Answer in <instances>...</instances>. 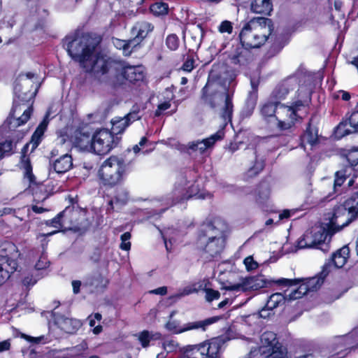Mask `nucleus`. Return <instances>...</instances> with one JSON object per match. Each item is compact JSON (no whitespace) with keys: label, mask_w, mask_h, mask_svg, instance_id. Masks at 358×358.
Masks as SVG:
<instances>
[{"label":"nucleus","mask_w":358,"mask_h":358,"mask_svg":"<svg viewBox=\"0 0 358 358\" xmlns=\"http://www.w3.org/2000/svg\"><path fill=\"white\" fill-rule=\"evenodd\" d=\"M262 349L268 352L272 358H286L287 350L279 342L277 334L273 331H265L260 337Z\"/></svg>","instance_id":"obj_14"},{"label":"nucleus","mask_w":358,"mask_h":358,"mask_svg":"<svg viewBox=\"0 0 358 358\" xmlns=\"http://www.w3.org/2000/svg\"><path fill=\"white\" fill-rule=\"evenodd\" d=\"M170 101H166L157 106V108L155 111V116L159 117L162 115L163 112L171 108Z\"/></svg>","instance_id":"obj_61"},{"label":"nucleus","mask_w":358,"mask_h":358,"mask_svg":"<svg viewBox=\"0 0 358 358\" xmlns=\"http://www.w3.org/2000/svg\"><path fill=\"white\" fill-rule=\"evenodd\" d=\"M69 139L74 147L81 150L91 152L93 133L88 125L77 127L71 134Z\"/></svg>","instance_id":"obj_16"},{"label":"nucleus","mask_w":358,"mask_h":358,"mask_svg":"<svg viewBox=\"0 0 358 358\" xmlns=\"http://www.w3.org/2000/svg\"><path fill=\"white\" fill-rule=\"evenodd\" d=\"M195 169H186L182 171L177 179L172 191V202L174 204L182 203L193 197L196 199H204V194L201 192L200 187L196 184V180L194 183L189 185L188 178H196Z\"/></svg>","instance_id":"obj_8"},{"label":"nucleus","mask_w":358,"mask_h":358,"mask_svg":"<svg viewBox=\"0 0 358 358\" xmlns=\"http://www.w3.org/2000/svg\"><path fill=\"white\" fill-rule=\"evenodd\" d=\"M19 168L23 170V177L29 180V185H36V178L33 173V166L29 155H20Z\"/></svg>","instance_id":"obj_30"},{"label":"nucleus","mask_w":358,"mask_h":358,"mask_svg":"<svg viewBox=\"0 0 358 358\" xmlns=\"http://www.w3.org/2000/svg\"><path fill=\"white\" fill-rule=\"evenodd\" d=\"M46 192L47 191L45 185L43 184H39L33 192L34 201L38 203L45 200L48 197V194L46 193Z\"/></svg>","instance_id":"obj_51"},{"label":"nucleus","mask_w":358,"mask_h":358,"mask_svg":"<svg viewBox=\"0 0 358 358\" xmlns=\"http://www.w3.org/2000/svg\"><path fill=\"white\" fill-rule=\"evenodd\" d=\"M274 23L270 18L255 17L243 25L238 38L241 43L250 48L262 47L272 35Z\"/></svg>","instance_id":"obj_3"},{"label":"nucleus","mask_w":358,"mask_h":358,"mask_svg":"<svg viewBox=\"0 0 358 358\" xmlns=\"http://www.w3.org/2000/svg\"><path fill=\"white\" fill-rule=\"evenodd\" d=\"M318 132V127L313 124V118H310L306 124V129L300 136L301 147L305 148L306 145L313 147L317 145L320 142Z\"/></svg>","instance_id":"obj_22"},{"label":"nucleus","mask_w":358,"mask_h":358,"mask_svg":"<svg viewBox=\"0 0 358 358\" xmlns=\"http://www.w3.org/2000/svg\"><path fill=\"white\" fill-rule=\"evenodd\" d=\"M358 103L356 108L351 112L347 113L345 117L334 128V134L338 138L351 134L358 133Z\"/></svg>","instance_id":"obj_15"},{"label":"nucleus","mask_w":358,"mask_h":358,"mask_svg":"<svg viewBox=\"0 0 358 358\" xmlns=\"http://www.w3.org/2000/svg\"><path fill=\"white\" fill-rule=\"evenodd\" d=\"M250 85L252 87V91L250 92V94L251 96H254V100H248V104L251 105L252 110L254 109L255 106L256 105V100L257 99V92H258V87L259 85V80H256L255 78L250 79Z\"/></svg>","instance_id":"obj_52"},{"label":"nucleus","mask_w":358,"mask_h":358,"mask_svg":"<svg viewBox=\"0 0 358 358\" xmlns=\"http://www.w3.org/2000/svg\"><path fill=\"white\" fill-rule=\"evenodd\" d=\"M48 124V120L46 118L43 119L32 134L29 141V143H31V152H33L41 143L44 137V134L47 129Z\"/></svg>","instance_id":"obj_31"},{"label":"nucleus","mask_w":358,"mask_h":358,"mask_svg":"<svg viewBox=\"0 0 358 358\" xmlns=\"http://www.w3.org/2000/svg\"><path fill=\"white\" fill-rule=\"evenodd\" d=\"M131 171L130 163L116 156L106 159L98 171V177L101 184L106 189L113 188L122 185L124 176Z\"/></svg>","instance_id":"obj_6"},{"label":"nucleus","mask_w":358,"mask_h":358,"mask_svg":"<svg viewBox=\"0 0 358 358\" xmlns=\"http://www.w3.org/2000/svg\"><path fill=\"white\" fill-rule=\"evenodd\" d=\"M280 101H267L264 103L260 108V114L263 118L268 120L271 117H274L277 115Z\"/></svg>","instance_id":"obj_36"},{"label":"nucleus","mask_w":358,"mask_h":358,"mask_svg":"<svg viewBox=\"0 0 358 358\" xmlns=\"http://www.w3.org/2000/svg\"><path fill=\"white\" fill-rule=\"evenodd\" d=\"M150 10L155 16L165 15L169 11V5L163 1L155 2L151 4Z\"/></svg>","instance_id":"obj_43"},{"label":"nucleus","mask_w":358,"mask_h":358,"mask_svg":"<svg viewBox=\"0 0 358 358\" xmlns=\"http://www.w3.org/2000/svg\"><path fill=\"white\" fill-rule=\"evenodd\" d=\"M121 137L115 136L107 129H101L93 133L91 152L97 155H105L116 148Z\"/></svg>","instance_id":"obj_9"},{"label":"nucleus","mask_w":358,"mask_h":358,"mask_svg":"<svg viewBox=\"0 0 358 358\" xmlns=\"http://www.w3.org/2000/svg\"><path fill=\"white\" fill-rule=\"evenodd\" d=\"M196 245L206 259L211 261L220 255L224 249L220 231L213 220L203 222L198 231Z\"/></svg>","instance_id":"obj_4"},{"label":"nucleus","mask_w":358,"mask_h":358,"mask_svg":"<svg viewBox=\"0 0 358 358\" xmlns=\"http://www.w3.org/2000/svg\"><path fill=\"white\" fill-rule=\"evenodd\" d=\"M229 340L228 335L221 334L203 341L206 358H222V354Z\"/></svg>","instance_id":"obj_19"},{"label":"nucleus","mask_w":358,"mask_h":358,"mask_svg":"<svg viewBox=\"0 0 358 358\" xmlns=\"http://www.w3.org/2000/svg\"><path fill=\"white\" fill-rule=\"evenodd\" d=\"M66 50L70 57L78 62L85 72L99 80L108 81L109 73L114 71L115 78L122 83L139 87L145 81V71L142 65H131L124 60H117L99 51L103 37L87 31L78 32L64 38Z\"/></svg>","instance_id":"obj_1"},{"label":"nucleus","mask_w":358,"mask_h":358,"mask_svg":"<svg viewBox=\"0 0 358 358\" xmlns=\"http://www.w3.org/2000/svg\"><path fill=\"white\" fill-rule=\"evenodd\" d=\"M243 263L247 271H253L258 268L259 264L253 259L252 256H248L244 259Z\"/></svg>","instance_id":"obj_59"},{"label":"nucleus","mask_w":358,"mask_h":358,"mask_svg":"<svg viewBox=\"0 0 358 358\" xmlns=\"http://www.w3.org/2000/svg\"><path fill=\"white\" fill-rule=\"evenodd\" d=\"M20 256L21 253L15 243L4 241L0 244V263L17 269L18 259Z\"/></svg>","instance_id":"obj_18"},{"label":"nucleus","mask_w":358,"mask_h":358,"mask_svg":"<svg viewBox=\"0 0 358 358\" xmlns=\"http://www.w3.org/2000/svg\"><path fill=\"white\" fill-rule=\"evenodd\" d=\"M350 250L348 245H344L333 252L331 257L324 265H329V273L332 267L335 268H343L350 257Z\"/></svg>","instance_id":"obj_23"},{"label":"nucleus","mask_w":358,"mask_h":358,"mask_svg":"<svg viewBox=\"0 0 358 358\" xmlns=\"http://www.w3.org/2000/svg\"><path fill=\"white\" fill-rule=\"evenodd\" d=\"M265 167V161L255 159L253 165L248 170L249 177H255L262 172Z\"/></svg>","instance_id":"obj_47"},{"label":"nucleus","mask_w":358,"mask_h":358,"mask_svg":"<svg viewBox=\"0 0 358 358\" xmlns=\"http://www.w3.org/2000/svg\"><path fill=\"white\" fill-rule=\"evenodd\" d=\"M204 342L179 348L177 358H206Z\"/></svg>","instance_id":"obj_25"},{"label":"nucleus","mask_w":358,"mask_h":358,"mask_svg":"<svg viewBox=\"0 0 358 358\" xmlns=\"http://www.w3.org/2000/svg\"><path fill=\"white\" fill-rule=\"evenodd\" d=\"M296 88V82L288 76L282 80L273 90L271 99L275 101L284 100L289 93Z\"/></svg>","instance_id":"obj_24"},{"label":"nucleus","mask_w":358,"mask_h":358,"mask_svg":"<svg viewBox=\"0 0 358 358\" xmlns=\"http://www.w3.org/2000/svg\"><path fill=\"white\" fill-rule=\"evenodd\" d=\"M37 282V280L34 277L33 274H28L22 280V284L26 289H29Z\"/></svg>","instance_id":"obj_57"},{"label":"nucleus","mask_w":358,"mask_h":358,"mask_svg":"<svg viewBox=\"0 0 358 358\" xmlns=\"http://www.w3.org/2000/svg\"><path fill=\"white\" fill-rule=\"evenodd\" d=\"M131 235L129 231L124 232L120 236L121 243L120 245V248L124 251H129L131 248V243L129 239L131 238Z\"/></svg>","instance_id":"obj_54"},{"label":"nucleus","mask_w":358,"mask_h":358,"mask_svg":"<svg viewBox=\"0 0 358 358\" xmlns=\"http://www.w3.org/2000/svg\"><path fill=\"white\" fill-rule=\"evenodd\" d=\"M223 318L222 315H216L208 317L203 320L187 322L183 326H180L177 320L168 321L166 324V329L173 334H180L185 331L201 329L206 331L208 327Z\"/></svg>","instance_id":"obj_11"},{"label":"nucleus","mask_w":358,"mask_h":358,"mask_svg":"<svg viewBox=\"0 0 358 358\" xmlns=\"http://www.w3.org/2000/svg\"><path fill=\"white\" fill-rule=\"evenodd\" d=\"M80 320L73 318H66L64 320L63 329L68 334L76 333L81 327Z\"/></svg>","instance_id":"obj_44"},{"label":"nucleus","mask_w":358,"mask_h":358,"mask_svg":"<svg viewBox=\"0 0 358 358\" xmlns=\"http://www.w3.org/2000/svg\"><path fill=\"white\" fill-rule=\"evenodd\" d=\"M134 336L136 338V340L143 348H148L152 341H159L162 338V334L160 332L147 329L141 331Z\"/></svg>","instance_id":"obj_29"},{"label":"nucleus","mask_w":358,"mask_h":358,"mask_svg":"<svg viewBox=\"0 0 358 358\" xmlns=\"http://www.w3.org/2000/svg\"><path fill=\"white\" fill-rule=\"evenodd\" d=\"M36 93V91L34 92H29L20 94L17 95V99L13 101V106L9 114L10 117L14 116V114L18 110V109H20L21 106H27V108L24 110L22 115L20 117L16 118V127L26 124L30 119L34 111L33 104L34 102Z\"/></svg>","instance_id":"obj_12"},{"label":"nucleus","mask_w":358,"mask_h":358,"mask_svg":"<svg viewBox=\"0 0 358 358\" xmlns=\"http://www.w3.org/2000/svg\"><path fill=\"white\" fill-rule=\"evenodd\" d=\"M273 310V309L267 308L266 303L265 306L259 311V314L260 317L266 319L274 314Z\"/></svg>","instance_id":"obj_64"},{"label":"nucleus","mask_w":358,"mask_h":358,"mask_svg":"<svg viewBox=\"0 0 358 358\" xmlns=\"http://www.w3.org/2000/svg\"><path fill=\"white\" fill-rule=\"evenodd\" d=\"M13 150V141L11 140H5L0 142V159L6 155H10Z\"/></svg>","instance_id":"obj_53"},{"label":"nucleus","mask_w":358,"mask_h":358,"mask_svg":"<svg viewBox=\"0 0 358 358\" xmlns=\"http://www.w3.org/2000/svg\"><path fill=\"white\" fill-rule=\"evenodd\" d=\"M272 357L265 349H262L261 345L252 348L248 354V358H272Z\"/></svg>","instance_id":"obj_50"},{"label":"nucleus","mask_w":358,"mask_h":358,"mask_svg":"<svg viewBox=\"0 0 358 358\" xmlns=\"http://www.w3.org/2000/svg\"><path fill=\"white\" fill-rule=\"evenodd\" d=\"M224 137V131L222 130L217 131L215 134L211 135L208 138L199 141L198 150L201 154L204 153L208 148L213 147L217 141L223 139Z\"/></svg>","instance_id":"obj_37"},{"label":"nucleus","mask_w":358,"mask_h":358,"mask_svg":"<svg viewBox=\"0 0 358 358\" xmlns=\"http://www.w3.org/2000/svg\"><path fill=\"white\" fill-rule=\"evenodd\" d=\"M154 29V24L150 22L145 20L136 22L131 29V34L134 36L133 43H135L137 47L140 46Z\"/></svg>","instance_id":"obj_20"},{"label":"nucleus","mask_w":358,"mask_h":358,"mask_svg":"<svg viewBox=\"0 0 358 358\" xmlns=\"http://www.w3.org/2000/svg\"><path fill=\"white\" fill-rule=\"evenodd\" d=\"M218 30L220 33L231 34L233 31L232 23L230 21L224 20L220 24Z\"/></svg>","instance_id":"obj_62"},{"label":"nucleus","mask_w":358,"mask_h":358,"mask_svg":"<svg viewBox=\"0 0 358 358\" xmlns=\"http://www.w3.org/2000/svg\"><path fill=\"white\" fill-rule=\"evenodd\" d=\"M129 114L123 118L112 121V128L110 130L113 134L117 136L122 134L126 128L130 124V119L129 118Z\"/></svg>","instance_id":"obj_40"},{"label":"nucleus","mask_w":358,"mask_h":358,"mask_svg":"<svg viewBox=\"0 0 358 358\" xmlns=\"http://www.w3.org/2000/svg\"><path fill=\"white\" fill-rule=\"evenodd\" d=\"M217 95L218 91L207 83L201 90L200 100L204 106L215 109L217 106Z\"/></svg>","instance_id":"obj_26"},{"label":"nucleus","mask_w":358,"mask_h":358,"mask_svg":"<svg viewBox=\"0 0 358 358\" xmlns=\"http://www.w3.org/2000/svg\"><path fill=\"white\" fill-rule=\"evenodd\" d=\"M324 230L320 227H312L299 238L297 247L300 249L316 248L325 241Z\"/></svg>","instance_id":"obj_17"},{"label":"nucleus","mask_w":358,"mask_h":358,"mask_svg":"<svg viewBox=\"0 0 358 358\" xmlns=\"http://www.w3.org/2000/svg\"><path fill=\"white\" fill-rule=\"evenodd\" d=\"M71 205L66 206L55 217L50 219L52 227L57 230L43 234L44 237L52 236L59 232L64 228H68L76 232H85L92 226V222L85 218L87 213V208H76L74 204L78 203L77 199L71 198Z\"/></svg>","instance_id":"obj_2"},{"label":"nucleus","mask_w":358,"mask_h":358,"mask_svg":"<svg viewBox=\"0 0 358 358\" xmlns=\"http://www.w3.org/2000/svg\"><path fill=\"white\" fill-rule=\"evenodd\" d=\"M112 43L117 49L122 51V55L125 57L130 56L137 47L135 43H133L132 38L129 40H123L113 37Z\"/></svg>","instance_id":"obj_35"},{"label":"nucleus","mask_w":358,"mask_h":358,"mask_svg":"<svg viewBox=\"0 0 358 358\" xmlns=\"http://www.w3.org/2000/svg\"><path fill=\"white\" fill-rule=\"evenodd\" d=\"M252 193L255 196L256 203L260 207H263L269 198L270 189L267 184L261 182L256 186Z\"/></svg>","instance_id":"obj_32"},{"label":"nucleus","mask_w":358,"mask_h":358,"mask_svg":"<svg viewBox=\"0 0 358 358\" xmlns=\"http://www.w3.org/2000/svg\"><path fill=\"white\" fill-rule=\"evenodd\" d=\"M250 10L254 13L271 15L273 3L271 0H251Z\"/></svg>","instance_id":"obj_33"},{"label":"nucleus","mask_w":358,"mask_h":358,"mask_svg":"<svg viewBox=\"0 0 358 358\" xmlns=\"http://www.w3.org/2000/svg\"><path fill=\"white\" fill-rule=\"evenodd\" d=\"M341 214L343 210L348 213V217L345 220V224H349L358 218V189L354 191L350 196L345 200L341 206H339Z\"/></svg>","instance_id":"obj_21"},{"label":"nucleus","mask_w":358,"mask_h":358,"mask_svg":"<svg viewBox=\"0 0 358 358\" xmlns=\"http://www.w3.org/2000/svg\"><path fill=\"white\" fill-rule=\"evenodd\" d=\"M50 165L58 174L68 172L73 167V158L69 154L61 155L56 159H50Z\"/></svg>","instance_id":"obj_27"},{"label":"nucleus","mask_w":358,"mask_h":358,"mask_svg":"<svg viewBox=\"0 0 358 358\" xmlns=\"http://www.w3.org/2000/svg\"><path fill=\"white\" fill-rule=\"evenodd\" d=\"M277 280H266L264 275L250 276L243 279L240 283L226 285L224 288L227 291H257L262 288L270 287L277 285Z\"/></svg>","instance_id":"obj_13"},{"label":"nucleus","mask_w":358,"mask_h":358,"mask_svg":"<svg viewBox=\"0 0 358 358\" xmlns=\"http://www.w3.org/2000/svg\"><path fill=\"white\" fill-rule=\"evenodd\" d=\"M93 282L97 287H100L102 288H106L109 284V280L104 278L101 273H99L97 276L93 278Z\"/></svg>","instance_id":"obj_58"},{"label":"nucleus","mask_w":358,"mask_h":358,"mask_svg":"<svg viewBox=\"0 0 358 358\" xmlns=\"http://www.w3.org/2000/svg\"><path fill=\"white\" fill-rule=\"evenodd\" d=\"M194 62V59L188 56L182 66V69L186 72H191L195 67Z\"/></svg>","instance_id":"obj_63"},{"label":"nucleus","mask_w":358,"mask_h":358,"mask_svg":"<svg viewBox=\"0 0 358 358\" xmlns=\"http://www.w3.org/2000/svg\"><path fill=\"white\" fill-rule=\"evenodd\" d=\"M206 299L207 301L211 302L213 300L218 299L220 296V293L217 290H215L211 288H206Z\"/></svg>","instance_id":"obj_60"},{"label":"nucleus","mask_w":358,"mask_h":358,"mask_svg":"<svg viewBox=\"0 0 358 358\" xmlns=\"http://www.w3.org/2000/svg\"><path fill=\"white\" fill-rule=\"evenodd\" d=\"M329 274V265H323L322 271L316 275L307 278L289 279L281 278L277 279L275 282L280 287H291L297 286L289 294L290 300L301 299L310 292L317 290L324 283L325 278Z\"/></svg>","instance_id":"obj_5"},{"label":"nucleus","mask_w":358,"mask_h":358,"mask_svg":"<svg viewBox=\"0 0 358 358\" xmlns=\"http://www.w3.org/2000/svg\"><path fill=\"white\" fill-rule=\"evenodd\" d=\"M234 93L229 92V90L225 93L224 104L221 109V117L226 122H231L234 104H233Z\"/></svg>","instance_id":"obj_34"},{"label":"nucleus","mask_w":358,"mask_h":358,"mask_svg":"<svg viewBox=\"0 0 358 358\" xmlns=\"http://www.w3.org/2000/svg\"><path fill=\"white\" fill-rule=\"evenodd\" d=\"M308 109L309 103L307 101L297 99L289 105L280 102L277 115L275 116L277 129L282 131L292 129L303 120L302 114H307Z\"/></svg>","instance_id":"obj_7"},{"label":"nucleus","mask_w":358,"mask_h":358,"mask_svg":"<svg viewBox=\"0 0 358 358\" xmlns=\"http://www.w3.org/2000/svg\"><path fill=\"white\" fill-rule=\"evenodd\" d=\"M289 42V37L281 35L271 45L270 50L274 53L280 52Z\"/></svg>","instance_id":"obj_45"},{"label":"nucleus","mask_w":358,"mask_h":358,"mask_svg":"<svg viewBox=\"0 0 358 358\" xmlns=\"http://www.w3.org/2000/svg\"><path fill=\"white\" fill-rule=\"evenodd\" d=\"M287 290L284 291V293L276 292L272 294L266 301V307L270 309H274L280 305L284 304L287 301H291L289 299V294H286Z\"/></svg>","instance_id":"obj_39"},{"label":"nucleus","mask_w":358,"mask_h":358,"mask_svg":"<svg viewBox=\"0 0 358 358\" xmlns=\"http://www.w3.org/2000/svg\"><path fill=\"white\" fill-rule=\"evenodd\" d=\"M50 262L48 257L45 255L40 256L39 259L36 262L34 267L36 270H43L49 267Z\"/></svg>","instance_id":"obj_56"},{"label":"nucleus","mask_w":358,"mask_h":358,"mask_svg":"<svg viewBox=\"0 0 358 358\" xmlns=\"http://www.w3.org/2000/svg\"><path fill=\"white\" fill-rule=\"evenodd\" d=\"M115 194L113 196V199L115 203L119 204L120 206H124L127 204V203L129 200V192L126 188L122 186L118 185L115 187Z\"/></svg>","instance_id":"obj_41"},{"label":"nucleus","mask_w":358,"mask_h":358,"mask_svg":"<svg viewBox=\"0 0 358 358\" xmlns=\"http://www.w3.org/2000/svg\"><path fill=\"white\" fill-rule=\"evenodd\" d=\"M227 59L231 65L243 70L248 69L254 62L255 55L251 48L240 42L232 45L227 53Z\"/></svg>","instance_id":"obj_10"},{"label":"nucleus","mask_w":358,"mask_h":358,"mask_svg":"<svg viewBox=\"0 0 358 358\" xmlns=\"http://www.w3.org/2000/svg\"><path fill=\"white\" fill-rule=\"evenodd\" d=\"M341 208L340 207H335L334 208L332 216L329 219V222L327 224V228L320 227V228L324 230L325 239L327 238V236H333L336 232L341 230L344 227L348 225L345 224V221L343 222L341 224H339L338 222V218L340 217L341 215Z\"/></svg>","instance_id":"obj_28"},{"label":"nucleus","mask_w":358,"mask_h":358,"mask_svg":"<svg viewBox=\"0 0 358 358\" xmlns=\"http://www.w3.org/2000/svg\"><path fill=\"white\" fill-rule=\"evenodd\" d=\"M17 270L0 263V286L3 285Z\"/></svg>","instance_id":"obj_48"},{"label":"nucleus","mask_w":358,"mask_h":358,"mask_svg":"<svg viewBox=\"0 0 358 358\" xmlns=\"http://www.w3.org/2000/svg\"><path fill=\"white\" fill-rule=\"evenodd\" d=\"M348 167H344L339 171H337L335 173V180L334 182V190L336 191L338 187H341L346 180L347 178L350 173L347 174Z\"/></svg>","instance_id":"obj_46"},{"label":"nucleus","mask_w":358,"mask_h":358,"mask_svg":"<svg viewBox=\"0 0 358 358\" xmlns=\"http://www.w3.org/2000/svg\"><path fill=\"white\" fill-rule=\"evenodd\" d=\"M345 157L350 165L354 171H358V148L352 147L348 150L345 154Z\"/></svg>","instance_id":"obj_42"},{"label":"nucleus","mask_w":358,"mask_h":358,"mask_svg":"<svg viewBox=\"0 0 358 358\" xmlns=\"http://www.w3.org/2000/svg\"><path fill=\"white\" fill-rule=\"evenodd\" d=\"M289 77L294 80L296 82V87L297 86L310 87L313 83L314 76L310 72H303L302 71H296Z\"/></svg>","instance_id":"obj_38"},{"label":"nucleus","mask_w":358,"mask_h":358,"mask_svg":"<svg viewBox=\"0 0 358 358\" xmlns=\"http://www.w3.org/2000/svg\"><path fill=\"white\" fill-rule=\"evenodd\" d=\"M162 348L167 353L172 352L177 350L179 343L173 339L166 340L162 343Z\"/></svg>","instance_id":"obj_55"},{"label":"nucleus","mask_w":358,"mask_h":358,"mask_svg":"<svg viewBox=\"0 0 358 358\" xmlns=\"http://www.w3.org/2000/svg\"><path fill=\"white\" fill-rule=\"evenodd\" d=\"M166 48L171 51H176L180 45V39L176 34H168L165 39Z\"/></svg>","instance_id":"obj_49"}]
</instances>
